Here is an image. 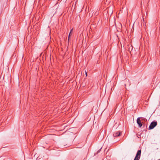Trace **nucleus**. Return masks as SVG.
Masks as SVG:
<instances>
[{"label":"nucleus","mask_w":160,"mask_h":160,"mask_svg":"<svg viewBox=\"0 0 160 160\" xmlns=\"http://www.w3.org/2000/svg\"><path fill=\"white\" fill-rule=\"evenodd\" d=\"M140 118L142 119L141 120H143L144 121L147 120V119L145 118H142V117H139L137 118V122L138 124L139 127L140 128H141L142 125L141 120H140Z\"/></svg>","instance_id":"f257e3e1"},{"label":"nucleus","mask_w":160,"mask_h":160,"mask_svg":"<svg viewBox=\"0 0 160 160\" xmlns=\"http://www.w3.org/2000/svg\"><path fill=\"white\" fill-rule=\"evenodd\" d=\"M141 153V149L138 150L137 152L136 156L134 160H139L140 158Z\"/></svg>","instance_id":"f03ea898"},{"label":"nucleus","mask_w":160,"mask_h":160,"mask_svg":"<svg viewBox=\"0 0 160 160\" xmlns=\"http://www.w3.org/2000/svg\"><path fill=\"white\" fill-rule=\"evenodd\" d=\"M157 125V121H153L149 125L148 129L151 130L153 129Z\"/></svg>","instance_id":"7ed1b4c3"},{"label":"nucleus","mask_w":160,"mask_h":160,"mask_svg":"<svg viewBox=\"0 0 160 160\" xmlns=\"http://www.w3.org/2000/svg\"><path fill=\"white\" fill-rule=\"evenodd\" d=\"M122 134V132L120 131L115 132L113 134V136L114 137H117L120 136Z\"/></svg>","instance_id":"20e7f679"},{"label":"nucleus","mask_w":160,"mask_h":160,"mask_svg":"<svg viewBox=\"0 0 160 160\" xmlns=\"http://www.w3.org/2000/svg\"><path fill=\"white\" fill-rule=\"evenodd\" d=\"M72 31H73V29L72 28L71 30H70V32L69 33V35H71L72 34Z\"/></svg>","instance_id":"39448f33"},{"label":"nucleus","mask_w":160,"mask_h":160,"mask_svg":"<svg viewBox=\"0 0 160 160\" xmlns=\"http://www.w3.org/2000/svg\"><path fill=\"white\" fill-rule=\"evenodd\" d=\"M98 12H96L95 13V14L96 15H98Z\"/></svg>","instance_id":"423d86ee"},{"label":"nucleus","mask_w":160,"mask_h":160,"mask_svg":"<svg viewBox=\"0 0 160 160\" xmlns=\"http://www.w3.org/2000/svg\"><path fill=\"white\" fill-rule=\"evenodd\" d=\"M69 38H70V37H68V40H69Z\"/></svg>","instance_id":"0eeeda50"},{"label":"nucleus","mask_w":160,"mask_h":160,"mask_svg":"<svg viewBox=\"0 0 160 160\" xmlns=\"http://www.w3.org/2000/svg\"><path fill=\"white\" fill-rule=\"evenodd\" d=\"M86 76H87V73L86 72Z\"/></svg>","instance_id":"6e6552de"},{"label":"nucleus","mask_w":160,"mask_h":160,"mask_svg":"<svg viewBox=\"0 0 160 160\" xmlns=\"http://www.w3.org/2000/svg\"><path fill=\"white\" fill-rule=\"evenodd\" d=\"M143 22H144V19H143Z\"/></svg>","instance_id":"1a4fd4ad"},{"label":"nucleus","mask_w":160,"mask_h":160,"mask_svg":"<svg viewBox=\"0 0 160 160\" xmlns=\"http://www.w3.org/2000/svg\"><path fill=\"white\" fill-rule=\"evenodd\" d=\"M70 35H69V34L68 37H70Z\"/></svg>","instance_id":"9d476101"}]
</instances>
